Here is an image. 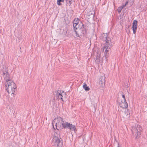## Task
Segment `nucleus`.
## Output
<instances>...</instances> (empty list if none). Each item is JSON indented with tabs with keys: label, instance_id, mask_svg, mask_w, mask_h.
Masks as SVG:
<instances>
[{
	"label": "nucleus",
	"instance_id": "obj_29",
	"mask_svg": "<svg viewBox=\"0 0 147 147\" xmlns=\"http://www.w3.org/2000/svg\"><path fill=\"white\" fill-rule=\"evenodd\" d=\"M18 38L19 39V40L21 38V37H18Z\"/></svg>",
	"mask_w": 147,
	"mask_h": 147
},
{
	"label": "nucleus",
	"instance_id": "obj_7",
	"mask_svg": "<svg viewBox=\"0 0 147 147\" xmlns=\"http://www.w3.org/2000/svg\"><path fill=\"white\" fill-rule=\"evenodd\" d=\"M73 29L74 31H76L79 27L81 24L83 23L78 18H75L73 21Z\"/></svg>",
	"mask_w": 147,
	"mask_h": 147
},
{
	"label": "nucleus",
	"instance_id": "obj_20",
	"mask_svg": "<svg viewBox=\"0 0 147 147\" xmlns=\"http://www.w3.org/2000/svg\"><path fill=\"white\" fill-rule=\"evenodd\" d=\"M106 77H105V75H104L103 76H102V79L103 80V81H102V82H103L102 83V86L103 85L102 84L103 83L104 86H105V79Z\"/></svg>",
	"mask_w": 147,
	"mask_h": 147
},
{
	"label": "nucleus",
	"instance_id": "obj_10",
	"mask_svg": "<svg viewBox=\"0 0 147 147\" xmlns=\"http://www.w3.org/2000/svg\"><path fill=\"white\" fill-rule=\"evenodd\" d=\"M54 141L55 143L57 145V146L61 147L63 145V141L62 139L60 138L59 139L58 136H54Z\"/></svg>",
	"mask_w": 147,
	"mask_h": 147
},
{
	"label": "nucleus",
	"instance_id": "obj_9",
	"mask_svg": "<svg viewBox=\"0 0 147 147\" xmlns=\"http://www.w3.org/2000/svg\"><path fill=\"white\" fill-rule=\"evenodd\" d=\"M119 106L123 109H127L128 107V105L126 100L123 99L121 100L119 98H118L117 100Z\"/></svg>",
	"mask_w": 147,
	"mask_h": 147
},
{
	"label": "nucleus",
	"instance_id": "obj_25",
	"mask_svg": "<svg viewBox=\"0 0 147 147\" xmlns=\"http://www.w3.org/2000/svg\"><path fill=\"white\" fill-rule=\"evenodd\" d=\"M53 130H54V129H53ZM56 130V129H55V131H54V130H53V131H54V132H55V133L56 134H57V135H59V134H60V132H59H59H57V131Z\"/></svg>",
	"mask_w": 147,
	"mask_h": 147
},
{
	"label": "nucleus",
	"instance_id": "obj_16",
	"mask_svg": "<svg viewBox=\"0 0 147 147\" xmlns=\"http://www.w3.org/2000/svg\"><path fill=\"white\" fill-rule=\"evenodd\" d=\"M83 87L86 91H89L90 89L89 87L87 86L86 84L85 83H84V84L83 86Z\"/></svg>",
	"mask_w": 147,
	"mask_h": 147
},
{
	"label": "nucleus",
	"instance_id": "obj_26",
	"mask_svg": "<svg viewBox=\"0 0 147 147\" xmlns=\"http://www.w3.org/2000/svg\"><path fill=\"white\" fill-rule=\"evenodd\" d=\"M126 5H122L121 6V7H122V9H123V8L124 7H125V6H126Z\"/></svg>",
	"mask_w": 147,
	"mask_h": 147
},
{
	"label": "nucleus",
	"instance_id": "obj_17",
	"mask_svg": "<svg viewBox=\"0 0 147 147\" xmlns=\"http://www.w3.org/2000/svg\"><path fill=\"white\" fill-rule=\"evenodd\" d=\"M5 78L6 82H7V83L9 82V81H10V79H9V73L6 74Z\"/></svg>",
	"mask_w": 147,
	"mask_h": 147
},
{
	"label": "nucleus",
	"instance_id": "obj_19",
	"mask_svg": "<svg viewBox=\"0 0 147 147\" xmlns=\"http://www.w3.org/2000/svg\"><path fill=\"white\" fill-rule=\"evenodd\" d=\"M64 1V0H57V4L59 6L61 5H62L61 3H63Z\"/></svg>",
	"mask_w": 147,
	"mask_h": 147
},
{
	"label": "nucleus",
	"instance_id": "obj_4",
	"mask_svg": "<svg viewBox=\"0 0 147 147\" xmlns=\"http://www.w3.org/2000/svg\"><path fill=\"white\" fill-rule=\"evenodd\" d=\"M6 86V90L9 94L11 93V91L9 92V90L11 91V94H13V96H14L16 95V92L17 91V87L16 84L13 81L11 82H9L5 85Z\"/></svg>",
	"mask_w": 147,
	"mask_h": 147
},
{
	"label": "nucleus",
	"instance_id": "obj_1",
	"mask_svg": "<svg viewBox=\"0 0 147 147\" xmlns=\"http://www.w3.org/2000/svg\"><path fill=\"white\" fill-rule=\"evenodd\" d=\"M102 40L105 42V45L104 47L103 50H105V58L106 59L108 56V52L110 49V47L112 45V44L111 42V39L108 36L107 33H103L102 34Z\"/></svg>",
	"mask_w": 147,
	"mask_h": 147
},
{
	"label": "nucleus",
	"instance_id": "obj_8",
	"mask_svg": "<svg viewBox=\"0 0 147 147\" xmlns=\"http://www.w3.org/2000/svg\"><path fill=\"white\" fill-rule=\"evenodd\" d=\"M55 93H56L55 96L56 97L57 99H58V100H61L63 102L64 101L63 98V94H62L64 93L65 96H66V93L64 92L63 91L59 90H56Z\"/></svg>",
	"mask_w": 147,
	"mask_h": 147
},
{
	"label": "nucleus",
	"instance_id": "obj_32",
	"mask_svg": "<svg viewBox=\"0 0 147 147\" xmlns=\"http://www.w3.org/2000/svg\"><path fill=\"white\" fill-rule=\"evenodd\" d=\"M118 147H119V146H118Z\"/></svg>",
	"mask_w": 147,
	"mask_h": 147
},
{
	"label": "nucleus",
	"instance_id": "obj_18",
	"mask_svg": "<svg viewBox=\"0 0 147 147\" xmlns=\"http://www.w3.org/2000/svg\"><path fill=\"white\" fill-rule=\"evenodd\" d=\"M100 78L99 80L98 81V82L97 83L96 85V88H97L98 89H100V88L101 87V85L100 84V82L101 81V80H100Z\"/></svg>",
	"mask_w": 147,
	"mask_h": 147
},
{
	"label": "nucleus",
	"instance_id": "obj_31",
	"mask_svg": "<svg viewBox=\"0 0 147 147\" xmlns=\"http://www.w3.org/2000/svg\"><path fill=\"white\" fill-rule=\"evenodd\" d=\"M69 0H65L66 2H67V1H68Z\"/></svg>",
	"mask_w": 147,
	"mask_h": 147
},
{
	"label": "nucleus",
	"instance_id": "obj_3",
	"mask_svg": "<svg viewBox=\"0 0 147 147\" xmlns=\"http://www.w3.org/2000/svg\"><path fill=\"white\" fill-rule=\"evenodd\" d=\"M64 120L63 119L60 117H57V118L54 119L52 121V124L53 128L55 131V129L59 131V129L60 130L62 129V123L64 122Z\"/></svg>",
	"mask_w": 147,
	"mask_h": 147
},
{
	"label": "nucleus",
	"instance_id": "obj_14",
	"mask_svg": "<svg viewBox=\"0 0 147 147\" xmlns=\"http://www.w3.org/2000/svg\"><path fill=\"white\" fill-rule=\"evenodd\" d=\"M69 129L70 130L74 131L75 133H76L77 131V129L75 125L71 123Z\"/></svg>",
	"mask_w": 147,
	"mask_h": 147
},
{
	"label": "nucleus",
	"instance_id": "obj_2",
	"mask_svg": "<svg viewBox=\"0 0 147 147\" xmlns=\"http://www.w3.org/2000/svg\"><path fill=\"white\" fill-rule=\"evenodd\" d=\"M88 26L83 23L81 24L78 28L76 31H74L76 34L77 37L80 38L81 36L86 37L88 30Z\"/></svg>",
	"mask_w": 147,
	"mask_h": 147
},
{
	"label": "nucleus",
	"instance_id": "obj_6",
	"mask_svg": "<svg viewBox=\"0 0 147 147\" xmlns=\"http://www.w3.org/2000/svg\"><path fill=\"white\" fill-rule=\"evenodd\" d=\"M95 11L94 10L92 9L87 12L86 16V19L88 22H90L94 20Z\"/></svg>",
	"mask_w": 147,
	"mask_h": 147
},
{
	"label": "nucleus",
	"instance_id": "obj_27",
	"mask_svg": "<svg viewBox=\"0 0 147 147\" xmlns=\"http://www.w3.org/2000/svg\"><path fill=\"white\" fill-rule=\"evenodd\" d=\"M5 74L6 75V73L3 72V76H4Z\"/></svg>",
	"mask_w": 147,
	"mask_h": 147
},
{
	"label": "nucleus",
	"instance_id": "obj_23",
	"mask_svg": "<svg viewBox=\"0 0 147 147\" xmlns=\"http://www.w3.org/2000/svg\"><path fill=\"white\" fill-rule=\"evenodd\" d=\"M3 72L6 73V74L8 73V70L6 68H5V69L3 68Z\"/></svg>",
	"mask_w": 147,
	"mask_h": 147
},
{
	"label": "nucleus",
	"instance_id": "obj_21",
	"mask_svg": "<svg viewBox=\"0 0 147 147\" xmlns=\"http://www.w3.org/2000/svg\"><path fill=\"white\" fill-rule=\"evenodd\" d=\"M123 9H122V7L120 6L118 8V9H117V10L118 11V12L119 13H120L121 12V10Z\"/></svg>",
	"mask_w": 147,
	"mask_h": 147
},
{
	"label": "nucleus",
	"instance_id": "obj_15",
	"mask_svg": "<svg viewBox=\"0 0 147 147\" xmlns=\"http://www.w3.org/2000/svg\"><path fill=\"white\" fill-rule=\"evenodd\" d=\"M100 54H97L96 58L95 61L96 63L98 65V67L99 66V64L100 63Z\"/></svg>",
	"mask_w": 147,
	"mask_h": 147
},
{
	"label": "nucleus",
	"instance_id": "obj_22",
	"mask_svg": "<svg viewBox=\"0 0 147 147\" xmlns=\"http://www.w3.org/2000/svg\"><path fill=\"white\" fill-rule=\"evenodd\" d=\"M73 0H69L68 1H67V3L68 4H69V5H71L72 3V1Z\"/></svg>",
	"mask_w": 147,
	"mask_h": 147
},
{
	"label": "nucleus",
	"instance_id": "obj_12",
	"mask_svg": "<svg viewBox=\"0 0 147 147\" xmlns=\"http://www.w3.org/2000/svg\"><path fill=\"white\" fill-rule=\"evenodd\" d=\"M70 123H68L67 122L64 121L63 123H62L61 125H62V129L63 128L65 129L66 128L69 129L70 125H71Z\"/></svg>",
	"mask_w": 147,
	"mask_h": 147
},
{
	"label": "nucleus",
	"instance_id": "obj_11",
	"mask_svg": "<svg viewBox=\"0 0 147 147\" xmlns=\"http://www.w3.org/2000/svg\"><path fill=\"white\" fill-rule=\"evenodd\" d=\"M137 23L138 22L136 20H134L133 21L132 25V30H133V33L134 34H135L137 28Z\"/></svg>",
	"mask_w": 147,
	"mask_h": 147
},
{
	"label": "nucleus",
	"instance_id": "obj_13",
	"mask_svg": "<svg viewBox=\"0 0 147 147\" xmlns=\"http://www.w3.org/2000/svg\"><path fill=\"white\" fill-rule=\"evenodd\" d=\"M123 117L126 119H128L130 117V113L128 110L127 109H125Z\"/></svg>",
	"mask_w": 147,
	"mask_h": 147
},
{
	"label": "nucleus",
	"instance_id": "obj_30",
	"mask_svg": "<svg viewBox=\"0 0 147 147\" xmlns=\"http://www.w3.org/2000/svg\"><path fill=\"white\" fill-rule=\"evenodd\" d=\"M9 147H13V146H9Z\"/></svg>",
	"mask_w": 147,
	"mask_h": 147
},
{
	"label": "nucleus",
	"instance_id": "obj_5",
	"mask_svg": "<svg viewBox=\"0 0 147 147\" xmlns=\"http://www.w3.org/2000/svg\"><path fill=\"white\" fill-rule=\"evenodd\" d=\"M131 130L136 139H138L140 137L142 128L140 125L135 124L132 126Z\"/></svg>",
	"mask_w": 147,
	"mask_h": 147
},
{
	"label": "nucleus",
	"instance_id": "obj_24",
	"mask_svg": "<svg viewBox=\"0 0 147 147\" xmlns=\"http://www.w3.org/2000/svg\"><path fill=\"white\" fill-rule=\"evenodd\" d=\"M120 98V99H121V100H122L123 99H124L125 100H126L125 96V95L124 94H123L122 95V98Z\"/></svg>",
	"mask_w": 147,
	"mask_h": 147
},
{
	"label": "nucleus",
	"instance_id": "obj_28",
	"mask_svg": "<svg viewBox=\"0 0 147 147\" xmlns=\"http://www.w3.org/2000/svg\"><path fill=\"white\" fill-rule=\"evenodd\" d=\"M128 1H127L126 3H125V5H127V4H128Z\"/></svg>",
	"mask_w": 147,
	"mask_h": 147
}]
</instances>
